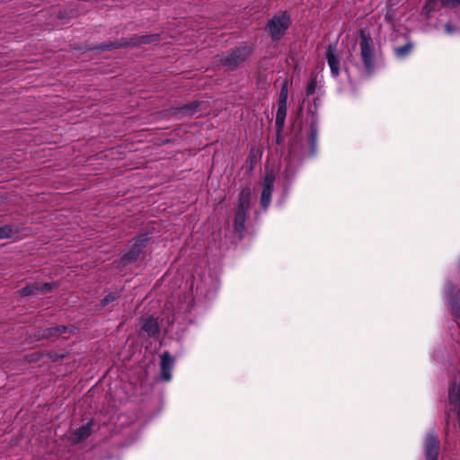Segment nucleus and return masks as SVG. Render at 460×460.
I'll list each match as a JSON object with an SVG mask.
<instances>
[{"label": "nucleus", "instance_id": "1", "mask_svg": "<svg viewBox=\"0 0 460 460\" xmlns=\"http://www.w3.org/2000/svg\"><path fill=\"white\" fill-rule=\"evenodd\" d=\"M254 51V47L250 42H243L241 45L232 48L217 57V66L225 68L226 71H236L244 66Z\"/></svg>", "mask_w": 460, "mask_h": 460}, {"label": "nucleus", "instance_id": "2", "mask_svg": "<svg viewBox=\"0 0 460 460\" xmlns=\"http://www.w3.org/2000/svg\"><path fill=\"white\" fill-rule=\"evenodd\" d=\"M292 23L291 16L287 11L273 15L265 26V31L273 42H279Z\"/></svg>", "mask_w": 460, "mask_h": 460}, {"label": "nucleus", "instance_id": "3", "mask_svg": "<svg viewBox=\"0 0 460 460\" xmlns=\"http://www.w3.org/2000/svg\"><path fill=\"white\" fill-rule=\"evenodd\" d=\"M360 57L366 72L370 75L375 70V46L370 32L366 29L358 31Z\"/></svg>", "mask_w": 460, "mask_h": 460}, {"label": "nucleus", "instance_id": "4", "mask_svg": "<svg viewBox=\"0 0 460 460\" xmlns=\"http://www.w3.org/2000/svg\"><path fill=\"white\" fill-rule=\"evenodd\" d=\"M251 195L252 192L249 187L243 188L239 193L234 218V229L240 235L245 229V221L251 208Z\"/></svg>", "mask_w": 460, "mask_h": 460}, {"label": "nucleus", "instance_id": "5", "mask_svg": "<svg viewBox=\"0 0 460 460\" xmlns=\"http://www.w3.org/2000/svg\"><path fill=\"white\" fill-rule=\"evenodd\" d=\"M150 238V234L147 232L140 233L134 237L130 242L128 252L123 253L120 257L119 265L126 267L136 262L140 255L144 253Z\"/></svg>", "mask_w": 460, "mask_h": 460}, {"label": "nucleus", "instance_id": "6", "mask_svg": "<svg viewBox=\"0 0 460 460\" xmlns=\"http://www.w3.org/2000/svg\"><path fill=\"white\" fill-rule=\"evenodd\" d=\"M440 440L434 429L429 430L423 439V455L425 460H438Z\"/></svg>", "mask_w": 460, "mask_h": 460}, {"label": "nucleus", "instance_id": "7", "mask_svg": "<svg viewBox=\"0 0 460 460\" xmlns=\"http://www.w3.org/2000/svg\"><path fill=\"white\" fill-rule=\"evenodd\" d=\"M288 98V83H284L279 94V100H278V110L276 113V119H275V125L278 134H280V132L284 128L285 125V119L287 117V102Z\"/></svg>", "mask_w": 460, "mask_h": 460}, {"label": "nucleus", "instance_id": "8", "mask_svg": "<svg viewBox=\"0 0 460 460\" xmlns=\"http://www.w3.org/2000/svg\"><path fill=\"white\" fill-rule=\"evenodd\" d=\"M74 333V331L72 328L66 326V325H57L54 327H48V328H38L33 335L32 338L37 341H43V340H51L55 341L57 340L61 334L64 333Z\"/></svg>", "mask_w": 460, "mask_h": 460}, {"label": "nucleus", "instance_id": "9", "mask_svg": "<svg viewBox=\"0 0 460 460\" xmlns=\"http://www.w3.org/2000/svg\"><path fill=\"white\" fill-rule=\"evenodd\" d=\"M448 412L447 413V426L449 424V412H454L456 415L459 428H460V385L456 381L450 384L448 389Z\"/></svg>", "mask_w": 460, "mask_h": 460}, {"label": "nucleus", "instance_id": "10", "mask_svg": "<svg viewBox=\"0 0 460 460\" xmlns=\"http://www.w3.org/2000/svg\"><path fill=\"white\" fill-rule=\"evenodd\" d=\"M445 288L452 314L456 321H460V289L451 281L446 283Z\"/></svg>", "mask_w": 460, "mask_h": 460}, {"label": "nucleus", "instance_id": "11", "mask_svg": "<svg viewBox=\"0 0 460 460\" xmlns=\"http://www.w3.org/2000/svg\"><path fill=\"white\" fill-rule=\"evenodd\" d=\"M201 103L202 102L200 101H194L180 106L171 107L166 110V114L176 119L191 117L199 111V108Z\"/></svg>", "mask_w": 460, "mask_h": 460}, {"label": "nucleus", "instance_id": "12", "mask_svg": "<svg viewBox=\"0 0 460 460\" xmlns=\"http://www.w3.org/2000/svg\"><path fill=\"white\" fill-rule=\"evenodd\" d=\"M140 335L147 338H155L160 333V325L156 318L144 315L139 319Z\"/></svg>", "mask_w": 460, "mask_h": 460}, {"label": "nucleus", "instance_id": "13", "mask_svg": "<svg viewBox=\"0 0 460 460\" xmlns=\"http://www.w3.org/2000/svg\"><path fill=\"white\" fill-rule=\"evenodd\" d=\"M55 288H58L56 283H40L38 281L27 284L24 288H21L18 292L22 296H29L38 293L42 295L50 293Z\"/></svg>", "mask_w": 460, "mask_h": 460}, {"label": "nucleus", "instance_id": "14", "mask_svg": "<svg viewBox=\"0 0 460 460\" xmlns=\"http://www.w3.org/2000/svg\"><path fill=\"white\" fill-rule=\"evenodd\" d=\"M160 377L165 382H170L172 378V369L174 367L175 359L169 351H164L160 356Z\"/></svg>", "mask_w": 460, "mask_h": 460}, {"label": "nucleus", "instance_id": "15", "mask_svg": "<svg viewBox=\"0 0 460 460\" xmlns=\"http://www.w3.org/2000/svg\"><path fill=\"white\" fill-rule=\"evenodd\" d=\"M275 181V175L273 173H267L263 181V188L261 195V205L263 209H267L271 202Z\"/></svg>", "mask_w": 460, "mask_h": 460}, {"label": "nucleus", "instance_id": "16", "mask_svg": "<svg viewBox=\"0 0 460 460\" xmlns=\"http://www.w3.org/2000/svg\"><path fill=\"white\" fill-rule=\"evenodd\" d=\"M337 44H330L326 49V59L331 68L332 76L336 77L340 74V58L336 53Z\"/></svg>", "mask_w": 460, "mask_h": 460}, {"label": "nucleus", "instance_id": "17", "mask_svg": "<svg viewBox=\"0 0 460 460\" xmlns=\"http://www.w3.org/2000/svg\"><path fill=\"white\" fill-rule=\"evenodd\" d=\"M94 425V421L91 420L84 425H82L80 428L76 429L73 434V441L75 443H80L89 438L92 434L93 426Z\"/></svg>", "mask_w": 460, "mask_h": 460}, {"label": "nucleus", "instance_id": "18", "mask_svg": "<svg viewBox=\"0 0 460 460\" xmlns=\"http://www.w3.org/2000/svg\"><path fill=\"white\" fill-rule=\"evenodd\" d=\"M161 40V36L158 33H153V34H146V35H133V44L135 47H138L141 45H147V44H153L157 43Z\"/></svg>", "mask_w": 460, "mask_h": 460}, {"label": "nucleus", "instance_id": "19", "mask_svg": "<svg viewBox=\"0 0 460 460\" xmlns=\"http://www.w3.org/2000/svg\"><path fill=\"white\" fill-rule=\"evenodd\" d=\"M317 140H318V128L314 122L310 124L309 134H308V143L310 146V151L312 155H314L317 151Z\"/></svg>", "mask_w": 460, "mask_h": 460}, {"label": "nucleus", "instance_id": "20", "mask_svg": "<svg viewBox=\"0 0 460 460\" xmlns=\"http://www.w3.org/2000/svg\"><path fill=\"white\" fill-rule=\"evenodd\" d=\"M122 295V289H116L107 294L100 302L102 306H107L111 303L118 300Z\"/></svg>", "mask_w": 460, "mask_h": 460}, {"label": "nucleus", "instance_id": "21", "mask_svg": "<svg viewBox=\"0 0 460 460\" xmlns=\"http://www.w3.org/2000/svg\"><path fill=\"white\" fill-rule=\"evenodd\" d=\"M412 49L413 44L411 42H408L402 46L395 48V55L397 58H403L411 52Z\"/></svg>", "mask_w": 460, "mask_h": 460}, {"label": "nucleus", "instance_id": "22", "mask_svg": "<svg viewBox=\"0 0 460 460\" xmlns=\"http://www.w3.org/2000/svg\"><path fill=\"white\" fill-rule=\"evenodd\" d=\"M133 35L129 38H120L115 40V45H117L118 49L127 48V47H135L133 44Z\"/></svg>", "mask_w": 460, "mask_h": 460}, {"label": "nucleus", "instance_id": "23", "mask_svg": "<svg viewBox=\"0 0 460 460\" xmlns=\"http://www.w3.org/2000/svg\"><path fill=\"white\" fill-rule=\"evenodd\" d=\"M316 86H317L316 77H311L307 84L306 89H305L306 96L313 95L315 93Z\"/></svg>", "mask_w": 460, "mask_h": 460}, {"label": "nucleus", "instance_id": "24", "mask_svg": "<svg viewBox=\"0 0 460 460\" xmlns=\"http://www.w3.org/2000/svg\"><path fill=\"white\" fill-rule=\"evenodd\" d=\"M13 234V227L9 225L0 226V239L11 237Z\"/></svg>", "mask_w": 460, "mask_h": 460}, {"label": "nucleus", "instance_id": "25", "mask_svg": "<svg viewBox=\"0 0 460 460\" xmlns=\"http://www.w3.org/2000/svg\"><path fill=\"white\" fill-rule=\"evenodd\" d=\"M97 49L101 51H108V50H111V49H117V45H115V40H111V41H105V42H102L98 47Z\"/></svg>", "mask_w": 460, "mask_h": 460}, {"label": "nucleus", "instance_id": "26", "mask_svg": "<svg viewBox=\"0 0 460 460\" xmlns=\"http://www.w3.org/2000/svg\"><path fill=\"white\" fill-rule=\"evenodd\" d=\"M47 357L52 361V362H58L62 360L66 355L60 354L55 351H49L47 352Z\"/></svg>", "mask_w": 460, "mask_h": 460}, {"label": "nucleus", "instance_id": "27", "mask_svg": "<svg viewBox=\"0 0 460 460\" xmlns=\"http://www.w3.org/2000/svg\"><path fill=\"white\" fill-rule=\"evenodd\" d=\"M441 4L444 6H457L460 5V0H441Z\"/></svg>", "mask_w": 460, "mask_h": 460}, {"label": "nucleus", "instance_id": "28", "mask_svg": "<svg viewBox=\"0 0 460 460\" xmlns=\"http://www.w3.org/2000/svg\"><path fill=\"white\" fill-rule=\"evenodd\" d=\"M435 8V5H433L432 4H428V0L426 1L425 4H424V7H423V11L425 12H431L433 9Z\"/></svg>", "mask_w": 460, "mask_h": 460}, {"label": "nucleus", "instance_id": "29", "mask_svg": "<svg viewBox=\"0 0 460 460\" xmlns=\"http://www.w3.org/2000/svg\"><path fill=\"white\" fill-rule=\"evenodd\" d=\"M432 4L433 5H436L437 0H428V4Z\"/></svg>", "mask_w": 460, "mask_h": 460}]
</instances>
